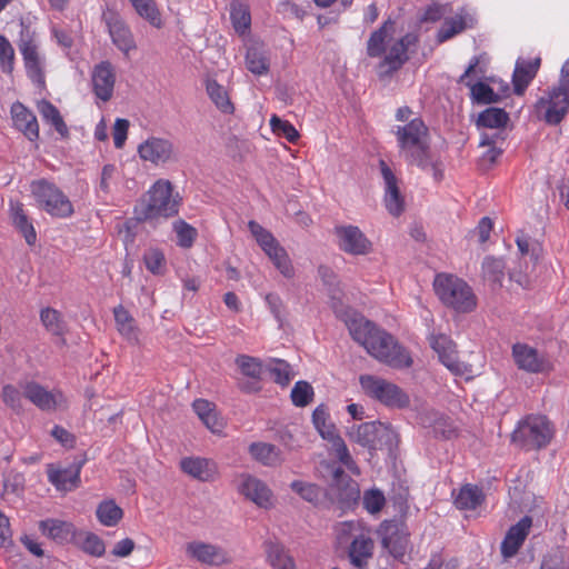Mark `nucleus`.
Listing matches in <instances>:
<instances>
[{
  "label": "nucleus",
  "mask_w": 569,
  "mask_h": 569,
  "mask_svg": "<svg viewBox=\"0 0 569 569\" xmlns=\"http://www.w3.org/2000/svg\"><path fill=\"white\" fill-rule=\"evenodd\" d=\"M333 312L345 322L352 339L363 346L367 352L378 361L393 369H405L412 365L409 352L391 335L378 329L356 310L342 312L333 303Z\"/></svg>",
  "instance_id": "1"
},
{
  "label": "nucleus",
  "mask_w": 569,
  "mask_h": 569,
  "mask_svg": "<svg viewBox=\"0 0 569 569\" xmlns=\"http://www.w3.org/2000/svg\"><path fill=\"white\" fill-rule=\"evenodd\" d=\"M393 133L397 139L399 154L406 162L431 173L437 181L442 179V164L431 153L429 131L420 118H413L403 126H397Z\"/></svg>",
  "instance_id": "2"
},
{
  "label": "nucleus",
  "mask_w": 569,
  "mask_h": 569,
  "mask_svg": "<svg viewBox=\"0 0 569 569\" xmlns=\"http://www.w3.org/2000/svg\"><path fill=\"white\" fill-rule=\"evenodd\" d=\"M395 23L386 21L381 28L375 31L367 44V52L370 57L385 56L379 66L381 74H388L398 70L408 59L407 50L415 42L412 34H406L401 38H393Z\"/></svg>",
  "instance_id": "3"
},
{
  "label": "nucleus",
  "mask_w": 569,
  "mask_h": 569,
  "mask_svg": "<svg viewBox=\"0 0 569 569\" xmlns=\"http://www.w3.org/2000/svg\"><path fill=\"white\" fill-rule=\"evenodd\" d=\"M180 197L173 194V186L169 180L154 182L146 196L136 204L134 216L139 221L169 218L178 212Z\"/></svg>",
  "instance_id": "4"
},
{
  "label": "nucleus",
  "mask_w": 569,
  "mask_h": 569,
  "mask_svg": "<svg viewBox=\"0 0 569 569\" xmlns=\"http://www.w3.org/2000/svg\"><path fill=\"white\" fill-rule=\"evenodd\" d=\"M433 290L446 307L457 312L468 313L477 307V297L472 288L457 276L437 274L433 280Z\"/></svg>",
  "instance_id": "5"
},
{
  "label": "nucleus",
  "mask_w": 569,
  "mask_h": 569,
  "mask_svg": "<svg viewBox=\"0 0 569 569\" xmlns=\"http://www.w3.org/2000/svg\"><path fill=\"white\" fill-rule=\"evenodd\" d=\"M569 110V59L561 68L559 84L545 92L535 104L537 117L548 124L562 121Z\"/></svg>",
  "instance_id": "6"
},
{
  "label": "nucleus",
  "mask_w": 569,
  "mask_h": 569,
  "mask_svg": "<svg viewBox=\"0 0 569 569\" xmlns=\"http://www.w3.org/2000/svg\"><path fill=\"white\" fill-rule=\"evenodd\" d=\"M359 383L362 392L371 400L389 409L403 410L411 405L409 393L397 383L375 375H361Z\"/></svg>",
  "instance_id": "7"
},
{
  "label": "nucleus",
  "mask_w": 569,
  "mask_h": 569,
  "mask_svg": "<svg viewBox=\"0 0 569 569\" xmlns=\"http://www.w3.org/2000/svg\"><path fill=\"white\" fill-rule=\"evenodd\" d=\"M352 441L373 450L391 452L398 445L399 436L391 425L373 421L361 423L349 431Z\"/></svg>",
  "instance_id": "8"
},
{
  "label": "nucleus",
  "mask_w": 569,
  "mask_h": 569,
  "mask_svg": "<svg viewBox=\"0 0 569 569\" xmlns=\"http://www.w3.org/2000/svg\"><path fill=\"white\" fill-rule=\"evenodd\" d=\"M553 436V429L543 416H529L519 422L512 433V441L525 449H539L547 446Z\"/></svg>",
  "instance_id": "9"
},
{
  "label": "nucleus",
  "mask_w": 569,
  "mask_h": 569,
  "mask_svg": "<svg viewBox=\"0 0 569 569\" xmlns=\"http://www.w3.org/2000/svg\"><path fill=\"white\" fill-rule=\"evenodd\" d=\"M31 192L38 206L50 216L68 218L73 213L71 201L54 183L44 179L33 181Z\"/></svg>",
  "instance_id": "10"
},
{
  "label": "nucleus",
  "mask_w": 569,
  "mask_h": 569,
  "mask_svg": "<svg viewBox=\"0 0 569 569\" xmlns=\"http://www.w3.org/2000/svg\"><path fill=\"white\" fill-rule=\"evenodd\" d=\"M248 227L263 252L269 257L279 272L288 279L292 278L295 276V268L284 248L258 222L250 221Z\"/></svg>",
  "instance_id": "11"
},
{
  "label": "nucleus",
  "mask_w": 569,
  "mask_h": 569,
  "mask_svg": "<svg viewBox=\"0 0 569 569\" xmlns=\"http://www.w3.org/2000/svg\"><path fill=\"white\" fill-rule=\"evenodd\" d=\"M186 555L207 566L220 567L232 562V556L226 548L203 541H190L184 547Z\"/></svg>",
  "instance_id": "12"
},
{
  "label": "nucleus",
  "mask_w": 569,
  "mask_h": 569,
  "mask_svg": "<svg viewBox=\"0 0 569 569\" xmlns=\"http://www.w3.org/2000/svg\"><path fill=\"white\" fill-rule=\"evenodd\" d=\"M238 491L248 500L262 509H270L274 505L272 490L266 482L248 473L237 478Z\"/></svg>",
  "instance_id": "13"
},
{
  "label": "nucleus",
  "mask_w": 569,
  "mask_h": 569,
  "mask_svg": "<svg viewBox=\"0 0 569 569\" xmlns=\"http://www.w3.org/2000/svg\"><path fill=\"white\" fill-rule=\"evenodd\" d=\"M23 396L42 411L64 409L68 405L67 398L60 390H48L33 381L23 385Z\"/></svg>",
  "instance_id": "14"
},
{
  "label": "nucleus",
  "mask_w": 569,
  "mask_h": 569,
  "mask_svg": "<svg viewBox=\"0 0 569 569\" xmlns=\"http://www.w3.org/2000/svg\"><path fill=\"white\" fill-rule=\"evenodd\" d=\"M18 47L29 79L38 86H43L46 58L41 53L38 43L33 38L26 37L20 40Z\"/></svg>",
  "instance_id": "15"
},
{
  "label": "nucleus",
  "mask_w": 569,
  "mask_h": 569,
  "mask_svg": "<svg viewBox=\"0 0 569 569\" xmlns=\"http://www.w3.org/2000/svg\"><path fill=\"white\" fill-rule=\"evenodd\" d=\"M338 247L352 256H366L372 251V242L357 227L352 224L335 228Z\"/></svg>",
  "instance_id": "16"
},
{
  "label": "nucleus",
  "mask_w": 569,
  "mask_h": 569,
  "mask_svg": "<svg viewBox=\"0 0 569 569\" xmlns=\"http://www.w3.org/2000/svg\"><path fill=\"white\" fill-rule=\"evenodd\" d=\"M512 358L520 370L529 373H546L553 369L551 361L547 357L525 343L513 345Z\"/></svg>",
  "instance_id": "17"
},
{
  "label": "nucleus",
  "mask_w": 569,
  "mask_h": 569,
  "mask_svg": "<svg viewBox=\"0 0 569 569\" xmlns=\"http://www.w3.org/2000/svg\"><path fill=\"white\" fill-rule=\"evenodd\" d=\"M138 153L143 161L160 166L174 160L173 143L163 138L150 137L138 147Z\"/></svg>",
  "instance_id": "18"
},
{
  "label": "nucleus",
  "mask_w": 569,
  "mask_h": 569,
  "mask_svg": "<svg viewBox=\"0 0 569 569\" xmlns=\"http://www.w3.org/2000/svg\"><path fill=\"white\" fill-rule=\"evenodd\" d=\"M431 347L438 353L439 360L455 375H471V366L458 360L456 345L445 335L431 339Z\"/></svg>",
  "instance_id": "19"
},
{
  "label": "nucleus",
  "mask_w": 569,
  "mask_h": 569,
  "mask_svg": "<svg viewBox=\"0 0 569 569\" xmlns=\"http://www.w3.org/2000/svg\"><path fill=\"white\" fill-rule=\"evenodd\" d=\"M103 19L112 42L120 51L128 56L130 51L137 48L130 28L118 13L108 11L103 14Z\"/></svg>",
  "instance_id": "20"
},
{
  "label": "nucleus",
  "mask_w": 569,
  "mask_h": 569,
  "mask_svg": "<svg viewBox=\"0 0 569 569\" xmlns=\"http://www.w3.org/2000/svg\"><path fill=\"white\" fill-rule=\"evenodd\" d=\"M91 82L93 92L102 101H109L112 98L116 72L113 66L109 61H101L91 72Z\"/></svg>",
  "instance_id": "21"
},
{
  "label": "nucleus",
  "mask_w": 569,
  "mask_h": 569,
  "mask_svg": "<svg viewBox=\"0 0 569 569\" xmlns=\"http://www.w3.org/2000/svg\"><path fill=\"white\" fill-rule=\"evenodd\" d=\"M380 171L385 182V204L390 214L397 217L405 208L403 197L400 193L398 180L388 164L381 160Z\"/></svg>",
  "instance_id": "22"
},
{
  "label": "nucleus",
  "mask_w": 569,
  "mask_h": 569,
  "mask_svg": "<svg viewBox=\"0 0 569 569\" xmlns=\"http://www.w3.org/2000/svg\"><path fill=\"white\" fill-rule=\"evenodd\" d=\"M82 463H73L68 468H58L49 465L47 469L49 481L60 491H71L80 483Z\"/></svg>",
  "instance_id": "23"
},
{
  "label": "nucleus",
  "mask_w": 569,
  "mask_h": 569,
  "mask_svg": "<svg viewBox=\"0 0 569 569\" xmlns=\"http://www.w3.org/2000/svg\"><path fill=\"white\" fill-rule=\"evenodd\" d=\"M531 525V518L523 517L508 530L501 543V553L505 558L513 557L518 552L529 533Z\"/></svg>",
  "instance_id": "24"
},
{
  "label": "nucleus",
  "mask_w": 569,
  "mask_h": 569,
  "mask_svg": "<svg viewBox=\"0 0 569 569\" xmlns=\"http://www.w3.org/2000/svg\"><path fill=\"white\" fill-rule=\"evenodd\" d=\"M11 117L14 127L30 141H34L39 138V124L37 118L21 102H14L11 106Z\"/></svg>",
  "instance_id": "25"
},
{
  "label": "nucleus",
  "mask_w": 569,
  "mask_h": 569,
  "mask_svg": "<svg viewBox=\"0 0 569 569\" xmlns=\"http://www.w3.org/2000/svg\"><path fill=\"white\" fill-rule=\"evenodd\" d=\"M180 467L190 477L200 481H211L216 477V463L209 459L200 457L183 458Z\"/></svg>",
  "instance_id": "26"
},
{
  "label": "nucleus",
  "mask_w": 569,
  "mask_h": 569,
  "mask_svg": "<svg viewBox=\"0 0 569 569\" xmlns=\"http://www.w3.org/2000/svg\"><path fill=\"white\" fill-rule=\"evenodd\" d=\"M236 365L243 376L253 380L252 382L243 383L241 388L247 392L259 390L257 383L260 380L263 370L261 361L254 357L240 355L236 358Z\"/></svg>",
  "instance_id": "27"
},
{
  "label": "nucleus",
  "mask_w": 569,
  "mask_h": 569,
  "mask_svg": "<svg viewBox=\"0 0 569 569\" xmlns=\"http://www.w3.org/2000/svg\"><path fill=\"white\" fill-rule=\"evenodd\" d=\"M382 545L397 559H402L408 547V536L396 525H388L383 529Z\"/></svg>",
  "instance_id": "28"
},
{
  "label": "nucleus",
  "mask_w": 569,
  "mask_h": 569,
  "mask_svg": "<svg viewBox=\"0 0 569 569\" xmlns=\"http://www.w3.org/2000/svg\"><path fill=\"white\" fill-rule=\"evenodd\" d=\"M332 487L337 489L338 499L343 503L355 502L360 497L358 483L340 468L333 470Z\"/></svg>",
  "instance_id": "29"
},
{
  "label": "nucleus",
  "mask_w": 569,
  "mask_h": 569,
  "mask_svg": "<svg viewBox=\"0 0 569 569\" xmlns=\"http://www.w3.org/2000/svg\"><path fill=\"white\" fill-rule=\"evenodd\" d=\"M540 66V58L533 60H518L513 72V86L517 94H522L530 81L535 78Z\"/></svg>",
  "instance_id": "30"
},
{
  "label": "nucleus",
  "mask_w": 569,
  "mask_h": 569,
  "mask_svg": "<svg viewBox=\"0 0 569 569\" xmlns=\"http://www.w3.org/2000/svg\"><path fill=\"white\" fill-rule=\"evenodd\" d=\"M39 528L44 536L59 543L68 542L74 536L73 526L59 519L43 520L39 523Z\"/></svg>",
  "instance_id": "31"
},
{
  "label": "nucleus",
  "mask_w": 569,
  "mask_h": 569,
  "mask_svg": "<svg viewBox=\"0 0 569 569\" xmlns=\"http://www.w3.org/2000/svg\"><path fill=\"white\" fill-rule=\"evenodd\" d=\"M249 452L254 460L268 467H277L284 460L281 450L267 442L251 443Z\"/></svg>",
  "instance_id": "32"
},
{
  "label": "nucleus",
  "mask_w": 569,
  "mask_h": 569,
  "mask_svg": "<svg viewBox=\"0 0 569 569\" xmlns=\"http://www.w3.org/2000/svg\"><path fill=\"white\" fill-rule=\"evenodd\" d=\"M478 59L475 58L468 68L466 69L465 73L460 77L459 82L465 83L470 87L471 96L473 100H476L478 103H492L498 100V94L493 92V90L483 82H477L475 84H470L466 81V79L471 74V72L476 69L478 66Z\"/></svg>",
  "instance_id": "33"
},
{
  "label": "nucleus",
  "mask_w": 569,
  "mask_h": 569,
  "mask_svg": "<svg viewBox=\"0 0 569 569\" xmlns=\"http://www.w3.org/2000/svg\"><path fill=\"white\" fill-rule=\"evenodd\" d=\"M372 550L373 541L371 538L362 533L355 536L349 551L351 563L358 568H362L367 563L368 559L371 558Z\"/></svg>",
  "instance_id": "34"
},
{
  "label": "nucleus",
  "mask_w": 569,
  "mask_h": 569,
  "mask_svg": "<svg viewBox=\"0 0 569 569\" xmlns=\"http://www.w3.org/2000/svg\"><path fill=\"white\" fill-rule=\"evenodd\" d=\"M117 329L122 337L130 342H138L139 335L136 327L134 319L129 311L122 306H118L113 310Z\"/></svg>",
  "instance_id": "35"
},
{
  "label": "nucleus",
  "mask_w": 569,
  "mask_h": 569,
  "mask_svg": "<svg viewBox=\"0 0 569 569\" xmlns=\"http://www.w3.org/2000/svg\"><path fill=\"white\" fill-rule=\"evenodd\" d=\"M137 14L148 21L152 27L160 29L163 26L161 12L156 0H129Z\"/></svg>",
  "instance_id": "36"
},
{
  "label": "nucleus",
  "mask_w": 569,
  "mask_h": 569,
  "mask_svg": "<svg viewBox=\"0 0 569 569\" xmlns=\"http://www.w3.org/2000/svg\"><path fill=\"white\" fill-rule=\"evenodd\" d=\"M318 273L323 281V283L328 287V293L330 297V306L333 309V303L337 305V307L345 312L346 310H351L349 307H346L342 303L341 297L342 292L338 287L337 276L335 272L326 266H321L318 269Z\"/></svg>",
  "instance_id": "37"
},
{
  "label": "nucleus",
  "mask_w": 569,
  "mask_h": 569,
  "mask_svg": "<svg viewBox=\"0 0 569 569\" xmlns=\"http://www.w3.org/2000/svg\"><path fill=\"white\" fill-rule=\"evenodd\" d=\"M267 559L273 569H296L293 558L283 546L276 542L266 545Z\"/></svg>",
  "instance_id": "38"
},
{
  "label": "nucleus",
  "mask_w": 569,
  "mask_h": 569,
  "mask_svg": "<svg viewBox=\"0 0 569 569\" xmlns=\"http://www.w3.org/2000/svg\"><path fill=\"white\" fill-rule=\"evenodd\" d=\"M206 91L221 112L231 113L233 111V104L231 103L227 89L214 79H208L206 81Z\"/></svg>",
  "instance_id": "39"
},
{
  "label": "nucleus",
  "mask_w": 569,
  "mask_h": 569,
  "mask_svg": "<svg viewBox=\"0 0 569 569\" xmlns=\"http://www.w3.org/2000/svg\"><path fill=\"white\" fill-rule=\"evenodd\" d=\"M38 111L43 118L44 121L50 123L57 132L62 137L67 138L69 134L68 127L66 122L63 121L59 110L47 100H41L38 102Z\"/></svg>",
  "instance_id": "40"
},
{
  "label": "nucleus",
  "mask_w": 569,
  "mask_h": 569,
  "mask_svg": "<svg viewBox=\"0 0 569 569\" xmlns=\"http://www.w3.org/2000/svg\"><path fill=\"white\" fill-rule=\"evenodd\" d=\"M482 491L473 485L463 486L455 497V505L461 510H473L482 501Z\"/></svg>",
  "instance_id": "41"
},
{
  "label": "nucleus",
  "mask_w": 569,
  "mask_h": 569,
  "mask_svg": "<svg viewBox=\"0 0 569 569\" xmlns=\"http://www.w3.org/2000/svg\"><path fill=\"white\" fill-rule=\"evenodd\" d=\"M122 516V509L113 500H106L97 508L99 521L108 527L116 526L121 520Z\"/></svg>",
  "instance_id": "42"
},
{
  "label": "nucleus",
  "mask_w": 569,
  "mask_h": 569,
  "mask_svg": "<svg viewBox=\"0 0 569 569\" xmlns=\"http://www.w3.org/2000/svg\"><path fill=\"white\" fill-rule=\"evenodd\" d=\"M40 320L52 335L62 336L66 331V323L61 313L53 308H43L40 312Z\"/></svg>",
  "instance_id": "43"
},
{
  "label": "nucleus",
  "mask_w": 569,
  "mask_h": 569,
  "mask_svg": "<svg viewBox=\"0 0 569 569\" xmlns=\"http://www.w3.org/2000/svg\"><path fill=\"white\" fill-rule=\"evenodd\" d=\"M509 120L508 113L500 108H488L478 117V124L485 128H503Z\"/></svg>",
  "instance_id": "44"
},
{
  "label": "nucleus",
  "mask_w": 569,
  "mask_h": 569,
  "mask_svg": "<svg viewBox=\"0 0 569 569\" xmlns=\"http://www.w3.org/2000/svg\"><path fill=\"white\" fill-rule=\"evenodd\" d=\"M246 63L249 71L261 76L269 70V59L263 51L258 48H249L247 51Z\"/></svg>",
  "instance_id": "45"
},
{
  "label": "nucleus",
  "mask_w": 569,
  "mask_h": 569,
  "mask_svg": "<svg viewBox=\"0 0 569 569\" xmlns=\"http://www.w3.org/2000/svg\"><path fill=\"white\" fill-rule=\"evenodd\" d=\"M11 210L14 226L22 232L28 244H33L36 242L37 234L33 226L28 221L22 207L17 204L12 207Z\"/></svg>",
  "instance_id": "46"
},
{
  "label": "nucleus",
  "mask_w": 569,
  "mask_h": 569,
  "mask_svg": "<svg viewBox=\"0 0 569 569\" xmlns=\"http://www.w3.org/2000/svg\"><path fill=\"white\" fill-rule=\"evenodd\" d=\"M505 262L495 257H486L482 261L483 278L493 283H501L505 276Z\"/></svg>",
  "instance_id": "47"
},
{
  "label": "nucleus",
  "mask_w": 569,
  "mask_h": 569,
  "mask_svg": "<svg viewBox=\"0 0 569 569\" xmlns=\"http://www.w3.org/2000/svg\"><path fill=\"white\" fill-rule=\"evenodd\" d=\"M328 440L331 442L332 451L335 456L340 460V462L345 465L351 472L359 475V468L350 456L343 439L335 435L331 437V439Z\"/></svg>",
  "instance_id": "48"
},
{
  "label": "nucleus",
  "mask_w": 569,
  "mask_h": 569,
  "mask_svg": "<svg viewBox=\"0 0 569 569\" xmlns=\"http://www.w3.org/2000/svg\"><path fill=\"white\" fill-rule=\"evenodd\" d=\"M23 385L21 390L13 385H4L1 390V399L7 407L13 410L16 413L23 411Z\"/></svg>",
  "instance_id": "49"
},
{
  "label": "nucleus",
  "mask_w": 569,
  "mask_h": 569,
  "mask_svg": "<svg viewBox=\"0 0 569 569\" xmlns=\"http://www.w3.org/2000/svg\"><path fill=\"white\" fill-rule=\"evenodd\" d=\"M540 569H569L568 551L559 547L551 549L543 557Z\"/></svg>",
  "instance_id": "50"
},
{
  "label": "nucleus",
  "mask_w": 569,
  "mask_h": 569,
  "mask_svg": "<svg viewBox=\"0 0 569 569\" xmlns=\"http://www.w3.org/2000/svg\"><path fill=\"white\" fill-rule=\"evenodd\" d=\"M230 18H231L234 30L239 33H244L246 30L250 26L251 19H250L249 10H248L247 6H244L242 3H239V2L231 3Z\"/></svg>",
  "instance_id": "51"
},
{
  "label": "nucleus",
  "mask_w": 569,
  "mask_h": 569,
  "mask_svg": "<svg viewBox=\"0 0 569 569\" xmlns=\"http://www.w3.org/2000/svg\"><path fill=\"white\" fill-rule=\"evenodd\" d=\"M290 488L293 492L299 495L303 500L316 503L320 500L321 489L315 483L305 482L301 480H295L290 483Z\"/></svg>",
  "instance_id": "52"
},
{
  "label": "nucleus",
  "mask_w": 569,
  "mask_h": 569,
  "mask_svg": "<svg viewBox=\"0 0 569 569\" xmlns=\"http://www.w3.org/2000/svg\"><path fill=\"white\" fill-rule=\"evenodd\" d=\"M312 421L323 439H331L336 435L333 426L329 423L328 412L322 406L315 409Z\"/></svg>",
  "instance_id": "53"
},
{
  "label": "nucleus",
  "mask_w": 569,
  "mask_h": 569,
  "mask_svg": "<svg viewBox=\"0 0 569 569\" xmlns=\"http://www.w3.org/2000/svg\"><path fill=\"white\" fill-rule=\"evenodd\" d=\"M270 127L273 133L286 138L289 142H296L299 139L298 130L289 121L282 120L276 114L270 119Z\"/></svg>",
  "instance_id": "54"
},
{
  "label": "nucleus",
  "mask_w": 569,
  "mask_h": 569,
  "mask_svg": "<svg viewBox=\"0 0 569 569\" xmlns=\"http://www.w3.org/2000/svg\"><path fill=\"white\" fill-rule=\"evenodd\" d=\"M313 397V389L307 381H298L291 390V399L295 406L305 407Z\"/></svg>",
  "instance_id": "55"
},
{
  "label": "nucleus",
  "mask_w": 569,
  "mask_h": 569,
  "mask_svg": "<svg viewBox=\"0 0 569 569\" xmlns=\"http://www.w3.org/2000/svg\"><path fill=\"white\" fill-rule=\"evenodd\" d=\"M178 238V244L183 248H190L197 237V230L183 220L176 221L173 224Z\"/></svg>",
  "instance_id": "56"
},
{
  "label": "nucleus",
  "mask_w": 569,
  "mask_h": 569,
  "mask_svg": "<svg viewBox=\"0 0 569 569\" xmlns=\"http://www.w3.org/2000/svg\"><path fill=\"white\" fill-rule=\"evenodd\" d=\"M270 373L273 376L274 381L282 386H287L293 378L290 365L283 360H274L270 368Z\"/></svg>",
  "instance_id": "57"
},
{
  "label": "nucleus",
  "mask_w": 569,
  "mask_h": 569,
  "mask_svg": "<svg viewBox=\"0 0 569 569\" xmlns=\"http://www.w3.org/2000/svg\"><path fill=\"white\" fill-rule=\"evenodd\" d=\"M143 261L150 272L158 274L162 271L164 256L160 250L151 248L144 252Z\"/></svg>",
  "instance_id": "58"
},
{
  "label": "nucleus",
  "mask_w": 569,
  "mask_h": 569,
  "mask_svg": "<svg viewBox=\"0 0 569 569\" xmlns=\"http://www.w3.org/2000/svg\"><path fill=\"white\" fill-rule=\"evenodd\" d=\"M0 62L4 72L10 73L12 71L14 49L2 34H0Z\"/></svg>",
  "instance_id": "59"
},
{
  "label": "nucleus",
  "mask_w": 569,
  "mask_h": 569,
  "mask_svg": "<svg viewBox=\"0 0 569 569\" xmlns=\"http://www.w3.org/2000/svg\"><path fill=\"white\" fill-rule=\"evenodd\" d=\"M499 134L482 133L480 139L481 147H488L489 149L485 152L483 159L492 163L501 154V149L497 147V139Z\"/></svg>",
  "instance_id": "60"
},
{
  "label": "nucleus",
  "mask_w": 569,
  "mask_h": 569,
  "mask_svg": "<svg viewBox=\"0 0 569 569\" xmlns=\"http://www.w3.org/2000/svg\"><path fill=\"white\" fill-rule=\"evenodd\" d=\"M81 548L84 552L93 557H101L104 553L103 541L93 533H86L81 541Z\"/></svg>",
  "instance_id": "61"
},
{
  "label": "nucleus",
  "mask_w": 569,
  "mask_h": 569,
  "mask_svg": "<svg viewBox=\"0 0 569 569\" xmlns=\"http://www.w3.org/2000/svg\"><path fill=\"white\" fill-rule=\"evenodd\" d=\"M465 28V22L461 18H455L445 21L443 26L438 32V40L440 42L446 41L455 34L461 32Z\"/></svg>",
  "instance_id": "62"
},
{
  "label": "nucleus",
  "mask_w": 569,
  "mask_h": 569,
  "mask_svg": "<svg viewBox=\"0 0 569 569\" xmlns=\"http://www.w3.org/2000/svg\"><path fill=\"white\" fill-rule=\"evenodd\" d=\"M385 505V496L379 490L367 491L363 496V506L370 513H377Z\"/></svg>",
  "instance_id": "63"
},
{
  "label": "nucleus",
  "mask_w": 569,
  "mask_h": 569,
  "mask_svg": "<svg viewBox=\"0 0 569 569\" xmlns=\"http://www.w3.org/2000/svg\"><path fill=\"white\" fill-rule=\"evenodd\" d=\"M129 121L126 119H117L113 126V142L117 149H121L127 140Z\"/></svg>",
  "instance_id": "64"
}]
</instances>
